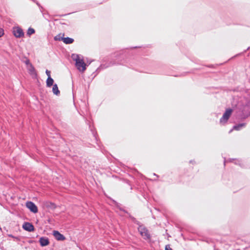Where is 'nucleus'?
Listing matches in <instances>:
<instances>
[{
	"instance_id": "2",
	"label": "nucleus",
	"mask_w": 250,
	"mask_h": 250,
	"mask_svg": "<svg viewBox=\"0 0 250 250\" xmlns=\"http://www.w3.org/2000/svg\"><path fill=\"white\" fill-rule=\"evenodd\" d=\"M138 231L142 237L146 240H149L150 235L148 230L143 226H140Z\"/></svg>"
},
{
	"instance_id": "3",
	"label": "nucleus",
	"mask_w": 250,
	"mask_h": 250,
	"mask_svg": "<svg viewBox=\"0 0 250 250\" xmlns=\"http://www.w3.org/2000/svg\"><path fill=\"white\" fill-rule=\"evenodd\" d=\"M232 110L231 109H227L224 114L223 115V117L220 119V122L221 123H226L229 117L230 116L232 113Z\"/></svg>"
},
{
	"instance_id": "12",
	"label": "nucleus",
	"mask_w": 250,
	"mask_h": 250,
	"mask_svg": "<svg viewBox=\"0 0 250 250\" xmlns=\"http://www.w3.org/2000/svg\"><path fill=\"white\" fill-rule=\"evenodd\" d=\"M54 80L51 77L48 78L46 80V85L48 87H50L53 85Z\"/></svg>"
},
{
	"instance_id": "11",
	"label": "nucleus",
	"mask_w": 250,
	"mask_h": 250,
	"mask_svg": "<svg viewBox=\"0 0 250 250\" xmlns=\"http://www.w3.org/2000/svg\"><path fill=\"white\" fill-rule=\"evenodd\" d=\"M52 91L53 93L56 95H58L60 94V91L56 84L53 85Z\"/></svg>"
},
{
	"instance_id": "19",
	"label": "nucleus",
	"mask_w": 250,
	"mask_h": 250,
	"mask_svg": "<svg viewBox=\"0 0 250 250\" xmlns=\"http://www.w3.org/2000/svg\"><path fill=\"white\" fill-rule=\"evenodd\" d=\"M54 39H55V40H60V39H59V38H58V37H57V36L55 37Z\"/></svg>"
},
{
	"instance_id": "10",
	"label": "nucleus",
	"mask_w": 250,
	"mask_h": 250,
	"mask_svg": "<svg viewBox=\"0 0 250 250\" xmlns=\"http://www.w3.org/2000/svg\"><path fill=\"white\" fill-rule=\"evenodd\" d=\"M62 40L65 44H70V43H72L74 42V40L73 39L69 38V37L62 38Z\"/></svg>"
},
{
	"instance_id": "17",
	"label": "nucleus",
	"mask_w": 250,
	"mask_h": 250,
	"mask_svg": "<svg viewBox=\"0 0 250 250\" xmlns=\"http://www.w3.org/2000/svg\"><path fill=\"white\" fill-rule=\"evenodd\" d=\"M3 30L2 29L0 28V37H1L3 35Z\"/></svg>"
},
{
	"instance_id": "20",
	"label": "nucleus",
	"mask_w": 250,
	"mask_h": 250,
	"mask_svg": "<svg viewBox=\"0 0 250 250\" xmlns=\"http://www.w3.org/2000/svg\"><path fill=\"white\" fill-rule=\"evenodd\" d=\"M8 236H10V237H12V238H15V237H14V236H13V235H12L11 234H9V235H8Z\"/></svg>"
},
{
	"instance_id": "1",
	"label": "nucleus",
	"mask_w": 250,
	"mask_h": 250,
	"mask_svg": "<svg viewBox=\"0 0 250 250\" xmlns=\"http://www.w3.org/2000/svg\"><path fill=\"white\" fill-rule=\"evenodd\" d=\"M71 57L72 59L76 62V65L80 71L83 72L86 69V64L80 56L77 54H73Z\"/></svg>"
},
{
	"instance_id": "5",
	"label": "nucleus",
	"mask_w": 250,
	"mask_h": 250,
	"mask_svg": "<svg viewBox=\"0 0 250 250\" xmlns=\"http://www.w3.org/2000/svg\"><path fill=\"white\" fill-rule=\"evenodd\" d=\"M26 68L29 74L32 77V78H36L37 77V74L36 71L32 64L29 65L28 66L26 67Z\"/></svg>"
},
{
	"instance_id": "8",
	"label": "nucleus",
	"mask_w": 250,
	"mask_h": 250,
	"mask_svg": "<svg viewBox=\"0 0 250 250\" xmlns=\"http://www.w3.org/2000/svg\"><path fill=\"white\" fill-rule=\"evenodd\" d=\"M23 229L28 231H33L34 230V226L30 223H25L22 226Z\"/></svg>"
},
{
	"instance_id": "15",
	"label": "nucleus",
	"mask_w": 250,
	"mask_h": 250,
	"mask_svg": "<svg viewBox=\"0 0 250 250\" xmlns=\"http://www.w3.org/2000/svg\"><path fill=\"white\" fill-rule=\"evenodd\" d=\"M24 63L26 65V67L28 66L29 65H32V64L30 62V61L28 59H26L24 61Z\"/></svg>"
},
{
	"instance_id": "9",
	"label": "nucleus",
	"mask_w": 250,
	"mask_h": 250,
	"mask_svg": "<svg viewBox=\"0 0 250 250\" xmlns=\"http://www.w3.org/2000/svg\"><path fill=\"white\" fill-rule=\"evenodd\" d=\"M39 242L42 247L47 246L49 244V240L46 237H41L40 239Z\"/></svg>"
},
{
	"instance_id": "7",
	"label": "nucleus",
	"mask_w": 250,
	"mask_h": 250,
	"mask_svg": "<svg viewBox=\"0 0 250 250\" xmlns=\"http://www.w3.org/2000/svg\"><path fill=\"white\" fill-rule=\"evenodd\" d=\"M13 34L17 38H20L23 36V32L22 29L19 27H16L13 29Z\"/></svg>"
},
{
	"instance_id": "16",
	"label": "nucleus",
	"mask_w": 250,
	"mask_h": 250,
	"mask_svg": "<svg viewBox=\"0 0 250 250\" xmlns=\"http://www.w3.org/2000/svg\"><path fill=\"white\" fill-rule=\"evenodd\" d=\"M45 72H46V75L48 76V78L51 77L50 71H49L48 70H46Z\"/></svg>"
},
{
	"instance_id": "6",
	"label": "nucleus",
	"mask_w": 250,
	"mask_h": 250,
	"mask_svg": "<svg viewBox=\"0 0 250 250\" xmlns=\"http://www.w3.org/2000/svg\"><path fill=\"white\" fill-rule=\"evenodd\" d=\"M53 235L55 239L58 241H63L65 239V237L58 231L54 230L53 232Z\"/></svg>"
},
{
	"instance_id": "18",
	"label": "nucleus",
	"mask_w": 250,
	"mask_h": 250,
	"mask_svg": "<svg viewBox=\"0 0 250 250\" xmlns=\"http://www.w3.org/2000/svg\"><path fill=\"white\" fill-rule=\"evenodd\" d=\"M165 250H172L168 246H166L165 248Z\"/></svg>"
},
{
	"instance_id": "13",
	"label": "nucleus",
	"mask_w": 250,
	"mask_h": 250,
	"mask_svg": "<svg viewBox=\"0 0 250 250\" xmlns=\"http://www.w3.org/2000/svg\"><path fill=\"white\" fill-rule=\"evenodd\" d=\"M243 126H244V124H240L238 125H235L233 126V129H231L229 131V133H230L232 131L233 129L238 130Z\"/></svg>"
},
{
	"instance_id": "14",
	"label": "nucleus",
	"mask_w": 250,
	"mask_h": 250,
	"mask_svg": "<svg viewBox=\"0 0 250 250\" xmlns=\"http://www.w3.org/2000/svg\"><path fill=\"white\" fill-rule=\"evenodd\" d=\"M35 32V30L33 28H29L28 31H27V34L28 35H31V34L34 33Z\"/></svg>"
},
{
	"instance_id": "4",
	"label": "nucleus",
	"mask_w": 250,
	"mask_h": 250,
	"mask_svg": "<svg viewBox=\"0 0 250 250\" xmlns=\"http://www.w3.org/2000/svg\"><path fill=\"white\" fill-rule=\"evenodd\" d=\"M26 207L32 212L36 213L38 212V209L36 205L30 201L26 203Z\"/></svg>"
}]
</instances>
